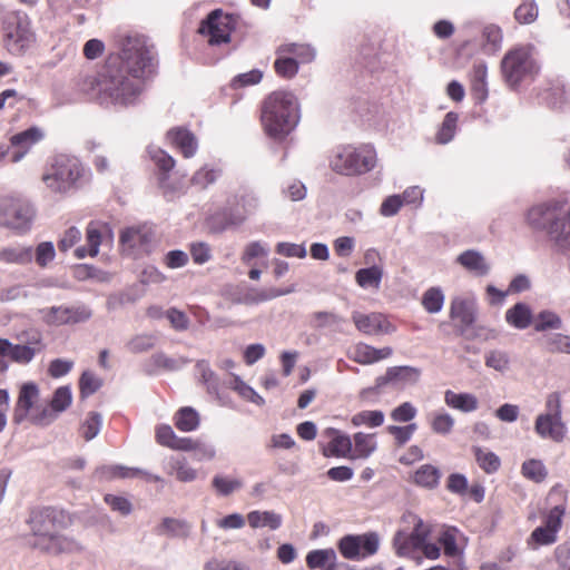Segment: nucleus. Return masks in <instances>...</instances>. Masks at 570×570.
<instances>
[{
	"mask_svg": "<svg viewBox=\"0 0 570 570\" xmlns=\"http://www.w3.org/2000/svg\"><path fill=\"white\" fill-rule=\"evenodd\" d=\"M488 67L485 63H475L471 76V90L475 100L483 102L488 97L487 88Z\"/></svg>",
	"mask_w": 570,
	"mask_h": 570,
	"instance_id": "7c9ffc66",
	"label": "nucleus"
},
{
	"mask_svg": "<svg viewBox=\"0 0 570 570\" xmlns=\"http://www.w3.org/2000/svg\"><path fill=\"white\" fill-rule=\"evenodd\" d=\"M42 138L43 132L38 127H31L27 130L13 135L10 138V146H8L9 149H12L10 154L11 161L19 163L29 153L32 146L40 141Z\"/></svg>",
	"mask_w": 570,
	"mask_h": 570,
	"instance_id": "aec40b11",
	"label": "nucleus"
},
{
	"mask_svg": "<svg viewBox=\"0 0 570 570\" xmlns=\"http://www.w3.org/2000/svg\"><path fill=\"white\" fill-rule=\"evenodd\" d=\"M456 263L474 276L482 277L490 272V264L487 262L485 257L482 253L474 249L462 252L456 257Z\"/></svg>",
	"mask_w": 570,
	"mask_h": 570,
	"instance_id": "a878e982",
	"label": "nucleus"
},
{
	"mask_svg": "<svg viewBox=\"0 0 570 570\" xmlns=\"http://www.w3.org/2000/svg\"><path fill=\"white\" fill-rule=\"evenodd\" d=\"M33 262V247L14 244L0 248V263L14 265H29Z\"/></svg>",
	"mask_w": 570,
	"mask_h": 570,
	"instance_id": "393cba45",
	"label": "nucleus"
},
{
	"mask_svg": "<svg viewBox=\"0 0 570 570\" xmlns=\"http://www.w3.org/2000/svg\"><path fill=\"white\" fill-rule=\"evenodd\" d=\"M429 534V525L424 524L422 519L415 518L414 528L410 535H405L403 532L399 531L394 537L393 544L397 556H411L414 550L424 546Z\"/></svg>",
	"mask_w": 570,
	"mask_h": 570,
	"instance_id": "f3484780",
	"label": "nucleus"
},
{
	"mask_svg": "<svg viewBox=\"0 0 570 570\" xmlns=\"http://www.w3.org/2000/svg\"><path fill=\"white\" fill-rule=\"evenodd\" d=\"M167 139L175 146L185 158L195 156L198 149V140L196 136L188 129L176 127L167 132Z\"/></svg>",
	"mask_w": 570,
	"mask_h": 570,
	"instance_id": "4be33fe9",
	"label": "nucleus"
},
{
	"mask_svg": "<svg viewBox=\"0 0 570 570\" xmlns=\"http://www.w3.org/2000/svg\"><path fill=\"white\" fill-rule=\"evenodd\" d=\"M454 423L455 421L451 414L439 411L432 415L431 429L436 434L448 435L452 432Z\"/></svg>",
	"mask_w": 570,
	"mask_h": 570,
	"instance_id": "3c124183",
	"label": "nucleus"
},
{
	"mask_svg": "<svg viewBox=\"0 0 570 570\" xmlns=\"http://www.w3.org/2000/svg\"><path fill=\"white\" fill-rule=\"evenodd\" d=\"M96 474L101 479L114 478H135L142 476L150 482H159L161 478L137 468H126L122 465H104L96 470Z\"/></svg>",
	"mask_w": 570,
	"mask_h": 570,
	"instance_id": "b1692460",
	"label": "nucleus"
},
{
	"mask_svg": "<svg viewBox=\"0 0 570 570\" xmlns=\"http://www.w3.org/2000/svg\"><path fill=\"white\" fill-rule=\"evenodd\" d=\"M352 450L351 439L346 435H336L324 449V455L345 456Z\"/></svg>",
	"mask_w": 570,
	"mask_h": 570,
	"instance_id": "6e6d98bb",
	"label": "nucleus"
},
{
	"mask_svg": "<svg viewBox=\"0 0 570 570\" xmlns=\"http://www.w3.org/2000/svg\"><path fill=\"white\" fill-rule=\"evenodd\" d=\"M444 304V294L439 287L429 288L422 296V305L431 314L439 313Z\"/></svg>",
	"mask_w": 570,
	"mask_h": 570,
	"instance_id": "09e8293b",
	"label": "nucleus"
},
{
	"mask_svg": "<svg viewBox=\"0 0 570 570\" xmlns=\"http://www.w3.org/2000/svg\"><path fill=\"white\" fill-rule=\"evenodd\" d=\"M514 18L519 23L529 24L537 20L538 8L534 2H523L514 11Z\"/></svg>",
	"mask_w": 570,
	"mask_h": 570,
	"instance_id": "69168bd1",
	"label": "nucleus"
},
{
	"mask_svg": "<svg viewBox=\"0 0 570 570\" xmlns=\"http://www.w3.org/2000/svg\"><path fill=\"white\" fill-rule=\"evenodd\" d=\"M482 47L484 52L491 55L497 52L502 45L503 33L499 26L489 23L482 29Z\"/></svg>",
	"mask_w": 570,
	"mask_h": 570,
	"instance_id": "c9c22d12",
	"label": "nucleus"
},
{
	"mask_svg": "<svg viewBox=\"0 0 570 570\" xmlns=\"http://www.w3.org/2000/svg\"><path fill=\"white\" fill-rule=\"evenodd\" d=\"M393 385L397 387H405L414 385L421 377V370L414 366H392L390 367Z\"/></svg>",
	"mask_w": 570,
	"mask_h": 570,
	"instance_id": "473e14b6",
	"label": "nucleus"
},
{
	"mask_svg": "<svg viewBox=\"0 0 570 570\" xmlns=\"http://www.w3.org/2000/svg\"><path fill=\"white\" fill-rule=\"evenodd\" d=\"M311 317L315 328H332L335 332H341V326L344 323V318L334 312H315Z\"/></svg>",
	"mask_w": 570,
	"mask_h": 570,
	"instance_id": "4c0bfd02",
	"label": "nucleus"
},
{
	"mask_svg": "<svg viewBox=\"0 0 570 570\" xmlns=\"http://www.w3.org/2000/svg\"><path fill=\"white\" fill-rule=\"evenodd\" d=\"M534 431L541 439L561 443L567 436L568 428L562 416L538 414Z\"/></svg>",
	"mask_w": 570,
	"mask_h": 570,
	"instance_id": "a211bd4d",
	"label": "nucleus"
},
{
	"mask_svg": "<svg viewBox=\"0 0 570 570\" xmlns=\"http://www.w3.org/2000/svg\"><path fill=\"white\" fill-rule=\"evenodd\" d=\"M456 122H458V115L455 112H448L441 124V127L438 130L436 134V142L439 144H448L450 142L456 130Z\"/></svg>",
	"mask_w": 570,
	"mask_h": 570,
	"instance_id": "de8ad7c7",
	"label": "nucleus"
},
{
	"mask_svg": "<svg viewBox=\"0 0 570 570\" xmlns=\"http://www.w3.org/2000/svg\"><path fill=\"white\" fill-rule=\"evenodd\" d=\"M534 47L531 45L519 46L509 50L502 61V75L509 86L515 87L527 77L539 72V65L533 58Z\"/></svg>",
	"mask_w": 570,
	"mask_h": 570,
	"instance_id": "1a4fd4ad",
	"label": "nucleus"
},
{
	"mask_svg": "<svg viewBox=\"0 0 570 570\" xmlns=\"http://www.w3.org/2000/svg\"><path fill=\"white\" fill-rule=\"evenodd\" d=\"M382 276L383 271L381 267L371 266L367 268L358 269L355 274V281L363 288L373 287L377 289L381 284Z\"/></svg>",
	"mask_w": 570,
	"mask_h": 570,
	"instance_id": "79ce46f5",
	"label": "nucleus"
},
{
	"mask_svg": "<svg viewBox=\"0 0 570 570\" xmlns=\"http://www.w3.org/2000/svg\"><path fill=\"white\" fill-rule=\"evenodd\" d=\"M450 317L460 321V333L466 334L476 318V302L471 297H454L450 304Z\"/></svg>",
	"mask_w": 570,
	"mask_h": 570,
	"instance_id": "6ab92c4d",
	"label": "nucleus"
},
{
	"mask_svg": "<svg viewBox=\"0 0 570 570\" xmlns=\"http://www.w3.org/2000/svg\"><path fill=\"white\" fill-rule=\"evenodd\" d=\"M204 570H246V567L244 563L232 559H212L205 563Z\"/></svg>",
	"mask_w": 570,
	"mask_h": 570,
	"instance_id": "774afa93",
	"label": "nucleus"
},
{
	"mask_svg": "<svg viewBox=\"0 0 570 570\" xmlns=\"http://www.w3.org/2000/svg\"><path fill=\"white\" fill-rule=\"evenodd\" d=\"M440 470L432 464L421 465L413 475V482L426 489H435L440 483Z\"/></svg>",
	"mask_w": 570,
	"mask_h": 570,
	"instance_id": "72a5a7b5",
	"label": "nucleus"
},
{
	"mask_svg": "<svg viewBox=\"0 0 570 570\" xmlns=\"http://www.w3.org/2000/svg\"><path fill=\"white\" fill-rule=\"evenodd\" d=\"M3 47L11 55L21 57L35 43V33L26 17L17 12H9L2 20Z\"/></svg>",
	"mask_w": 570,
	"mask_h": 570,
	"instance_id": "9d476101",
	"label": "nucleus"
},
{
	"mask_svg": "<svg viewBox=\"0 0 570 570\" xmlns=\"http://www.w3.org/2000/svg\"><path fill=\"white\" fill-rule=\"evenodd\" d=\"M101 415L96 412H90L80 428L81 435L86 441L95 439L101 429Z\"/></svg>",
	"mask_w": 570,
	"mask_h": 570,
	"instance_id": "4d7b16f0",
	"label": "nucleus"
},
{
	"mask_svg": "<svg viewBox=\"0 0 570 570\" xmlns=\"http://www.w3.org/2000/svg\"><path fill=\"white\" fill-rule=\"evenodd\" d=\"M81 89L100 106L126 108L138 101L144 85L121 68L118 58H108L99 71L83 79Z\"/></svg>",
	"mask_w": 570,
	"mask_h": 570,
	"instance_id": "f257e3e1",
	"label": "nucleus"
},
{
	"mask_svg": "<svg viewBox=\"0 0 570 570\" xmlns=\"http://www.w3.org/2000/svg\"><path fill=\"white\" fill-rule=\"evenodd\" d=\"M534 315L525 303H517L505 312V321L517 330H525L533 325Z\"/></svg>",
	"mask_w": 570,
	"mask_h": 570,
	"instance_id": "c85d7f7f",
	"label": "nucleus"
},
{
	"mask_svg": "<svg viewBox=\"0 0 570 570\" xmlns=\"http://www.w3.org/2000/svg\"><path fill=\"white\" fill-rule=\"evenodd\" d=\"M40 351H41V347H32L29 345L14 344L10 361L16 362L18 364H28L33 360L36 354Z\"/></svg>",
	"mask_w": 570,
	"mask_h": 570,
	"instance_id": "0e129e2a",
	"label": "nucleus"
},
{
	"mask_svg": "<svg viewBox=\"0 0 570 570\" xmlns=\"http://www.w3.org/2000/svg\"><path fill=\"white\" fill-rule=\"evenodd\" d=\"M445 404L454 410L470 413L479 409V400L472 393H455L452 390L444 392Z\"/></svg>",
	"mask_w": 570,
	"mask_h": 570,
	"instance_id": "c756f323",
	"label": "nucleus"
},
{
	"mask_svg": "<svg viewBox=\"0 0 570 570\" xmlns=\"http://www.w3.org/2000/svg\"><path fill=\"white\" fill-rule=\"evenodd\" d=\"M235 27L236 18L233 14L216 9L202 21L198 32L208 39L210 46H217L230 40V33Z\"/></svg>",
	"mask_w": 570,
	"mask_h": 570,
	"instance_id": "9b49d317",
	"label": "nucleus"
},
{
	"mask_svg": "<svg viewBox=\"0 0 570 570\" xmlns=\"http://www.w3.org/2000/svg\"><path fill=\"white\" fill-rule=\"evenodd\" d=\"M392 353L393 350L387 346L383 348H375L365 343H358L348 353V356L354 362L366 365L387 358L392 355Z\"/></svg>",
	"mask_w": 570,
	"mask_h": 570,
	"instance_id": "5701e85b",
	"label": "nucleus"
},
{
	"mask_svg": "<svg viewBox=\"0 0 570 570\" xmlns=\"http://www.w3.org/2000/svg\"><path fill=\"white\" fill-rule=\"evenodd\" d=\"M510 363L509 354L501 350H492L484 355L485 366L500 373L509 371Z\"/></svg>",
	"mask_w": 570,
	"mask_h": 570,
	"instance_id": "a18cd8bd",
	"label": "nucleus"
},
{
	"mask_svg": "<svg viewBox=\"0 0 570 570\" xmlns=\"http://www.w3.org/2000/svg\"><path fill=\"white\" fill-rule=\"evenodd\" d=\"M213 487L220 495H228L242 487V483L234 478L216 475L213 479Z\"/></svg>",
	"mask_w": 570,
	"mask_h": 570,
	"instance_id": "338daca9",
	"label": "nucleus"
},
{
	"mask_svg": "<svg viewBox=\"0 0 570 570\" xmlns=\"http://www.w3.org/2000/svg\"><path fill=\"white\" fill-rule=\"evenodd\" d=\"M247 215V208H246V202L243 198L242 204L237 205H230L228 208V212L225 214V226L224 228L228 227H236L240 225L245 219Z\"/></svg>",
	"mask_w": 570,
	"mask_h": 570,
	"instance_id": "bf43d9fd",
	"label": "nucleus"
},
{
	"mask_svg": "<svg viewBox=\"0 0 570 570\" xmlns=\"http://www.w3.org/2000/svg\"><path fill=\"white\" fill-rule=\"evenodd\" d=\"M72 402V393L69 386L58 387L51 397L48 406L32 416V424L38 426H48L53 423L58 416L65 412Z\"/></svg>",
	"mask_w": 570,
	"mask_h": 570,
	"instance_id": "4468645a",
	"label": "nucleus"
},
{
	"mask_svg": "<svg viewBox=\"0 0 570 570\" xmlns=\"http://www.w3.org/2000/svg\"><path fill=\"white\" fill-rule=\"evenodd\" d=\"M527 222L533 229L547 230L558 249L570 255V209L560 217L557 203L535 205L528 210Z\"/></svg>",
	"mask_w": 570,
	"mask_h": 570,
	"instance_id": "39448f33",
	"label": "nucleus"
},
{
	"mask_svg": "<svg viewBox=\"0 0 570 570\" xmlns=\"http://www.w3.org/2000/svg\"><path fill=\"white\" fill-rule=\"evenodd\" d=\"M219 176H220L219 169L204 166L194 174V176L191 178V183L195 186L206 188L208 185L215 183Z\"/></svg>",
	"mask_w": 570,
	"mask_h": 570,
	"instance_id": "052dcab7",
	"label": "nucleus"
},
{
	"mask_svg": "<svg viewBox=\"0 0 570 570\" xmlns=\"http://www.w3.org/2000/svg\"><path fill=\"white\" fill-rule=\"evenodd\" d=\"M354 449L358 458H368L376 449L374 435L362 432L354 434Z\"/></svg>",
	"mask_w": 570,
	"mask_h": 570,
	"instance_id": "603ef678",
	"label": "nucleus"
},
{
	"mask_svg": "<svg viewBox=\"0 0 570 570\" xmlns=\"http://www.w3.org/2000/svg\"><path fill=\"white\" fill-rule=\"evenodd\" d=\"M167 468L168 473L180 482H191L197 478V471L184 458H170Z\"/></svg>",
	"mask_w": 570,
	"mask_h": 570,
	"instance_id": "f704fd0d",
	"label": "nucleus"
},
{
	"mask_svg": "<svg viewBox=\"0 0 570 570\" xmlns=\"http://www.w3.org/2000/svg\"><path fill=\"white\" fill-rule=\"evenodd\" d=\"M109 58H118L121 68L140 80H145L155 71L156 53L154 47L148 43L144 36L129 35L120 40V52Z\"/></svg>",
	"mask_w": 570,
	"mask_h": 570,
	"instance_id": "20e7f679",
	"label": "nucleus"
},
{
	"mask_svg": "<svg viewBox=\"0 0 570 570\" xmlns=\"http://www.w3.org/2000/svg\"><path fill=\"white\" fill-rule=\"evenodd\" d=\"M83 175L80 160L73 156L58 155L42 175L47 188L56 194H66L77 186Z\"/></svg>",
	"mask_w": 570,
	"mask_h": 570,
	"instance_id": "423d86ee",
	"label": "nucleus"
},
{
	"mask_svg": "<svg viewBox=\"0 0 570 570\" xmlns=\"http://www.w3.org/2000/svg\"><path fill=\"white\" fill-rule=\"evenodd\" d=\"M190 524L185 520L166 517L155 528L157 535H166L169 538L185 539L190 534Z\"/></svg>",
	"mask_w": 570,
	"mask_h": 570,
	"instance_id": "cd10ccee",
	"label": "nucleus"
},
{
	"mask_svg": "<svg viewBox=\"0 0 570 570\" xmlns=\"http://www.w3.org/2000/svg\"><path fill=\"white\" fill-rule=\"evenodd\" d=\"M259 119L269 138L283 141L301 121L298 98L291 90L272 91L259 104Z\"/></svg>",
	"mask_w": 570,
	"mask_h": 570,
	"instance_id": "f03ea898",
	"label": "nucleus"
},
{
	"mask_svg": "<svg viewBox=\"0 0 570 570\" xmlns=\"http://www.w3.org/2000/svg\"><path fill=\"white\" fill-rule=\"evenodd\" d=\"M380 547L377 533L347 534L337 542L340 553L347 560H358L373 556Z\"/></svg>",
	"mask_w": 570,
	"mask_h": 570,
	"instance_id": "f8f14e48",
	"label": "nucleus"
},
{
	"mask_svg": "<svg viewBox=\"0 0 570 570\" xmlns=\"http://www.w3.org/2000/svg\"><path fill=\"white\" fill-rule=\"evenodd\" d=\"M563 323L560 316L552 311H541L533 318V328L537 332H546L549 330H560Z\"/></svg>",
	"mask_w": 570,
	"mask_h": 570,
	"instance_id": "37998d69",
	"label": "nucleus"
},
{
	"mask_svg": "<svg viewBox=\"0 0 570 570\" xmlns=\"http://www.w3.org/2000/svg\"><path fill=\"white\" fill-rule=\"evenodd\" d=\"M352 423L355 426L367 425L371 428L381 426L384 423V413L380 410L362 411L352 417Z\"/></svg>",
	"mask_w": 570,
	"mask_h": 570,
	"instance_id": "864d4df0",
	"label": "nucleus"
},
{
	"mask_svg": "<svg viewBox=\"0 0 570 570\" xmlns=\"http://www.w3.org/2000/svg\"><path fill=\"white\" fill-rule=\"evenodd\" d=\"M522 474L535 482H541L547 476L544 465L539 460H528L522 464Z\"/></svg>",
	"mask_w": 570,
	"mask_h": 570,
	"instance_id": "e2e57ef3",
	"label": "nucleus"
},
{
	"mask_svg": "<svg viewBox=\"0 0 570 570\" xmlns=\"http://www.w3.org/2000/svg\"><path fill=\"white\" fill-rule=\"evenodd\" d=\"M282 515L274 511H252V528L277 530L282 525Z\"/></svg>",
	"mask_w": 570,
	"mask_h": 570,
	"instance_id": "58836bf2",
	"label": "nucleus"
},
{
	"mask_svg": "<svg viewBox=\"0 0 570 570\" xmlns=\"http://www.w3.org/2000/svg\"><path fill=\"white\" fill-rule=\"evenodd\" d=\"M153 232L146 226L125 228L120 234V247L125 255L136 257L148 250Z\"/></svg>",
	"mask_w": 570,
	"mask_h": 570,
	"instance_id": "dca6fc26",
	"label": "nucleus"
},
{
	"mask_svg": "<svg viewBox=\"0 0 570 570\" xmlns=\"http://www.w3.org/2000/svg\"><path fill=\"white\" fill-rule=\"evenodd\" d=\"M55 257L56 248L52 242H41L33 248V261L40 268H47Z\"/></svg>",
	"mask_w": 570,
	"mask_h": 570,
	"instance_id": "49530a36",
	"label": "nucleus"
},
{
	"mask_svg": "<svg viewBox=\"0 0 570 570\" xmlns=\"http://www.w3.org/2000/svg\"><path fill=\"white\" fill-rule=\"evenodd\" d=\"M352 320L356 328L366 335H377L394 331L386 317L380 313L362 314L353 312Z\"/></svg>",
	"mask_w": 570,
	"mask_h": 570,
	"instance_id": "412c9836",
	"label": "nucleus"
},
{
	"mask_svg": "<svg viewBox=\"0 0 570 570\" xmlns=\"http://www.w3.org/2000/svg\"><path fill=\"white\" fill-rule=\"evenodd\" d=\"M39 397V386L35 382L23 383L12 411V422L19 425L29 420L32 423V416L42 409L37 406Z\"/></svg>",
	"mask_w": 570,
	"mask_h": 570,
	"instance_id": "ddd939ff",
	"label": "nucleus"
},
{
	"mask_svg": "<svg viewBox=\"0 0 570 570\" xmlns=\"http://www.w3.org/2000/svg\"><path fill=\"white\" fill-rule=\"evenodd\" d=\"M277 55L292 53L296 56L301 62L308 63L315 59V49L309 45L304 43H286L282 45L276 50Z\"/></svg>",
	"mask_w": 570,
	"mask_h": 570,
	"instance_id": "ea45409f",
	"label": "nucleus"
},
{
	"mask_svg": "<svg viewBox=\"0 0 570 570\" xmlns=\"http://www.w3.org/2000/svg\"><path fill=\"white\" fill-rule=\"evenodd\" d=\"M416 429L417 425L415 423H410L405 426L389 425L386 431L394 436L396 445L402 446L410 441Z\"/></svg>",
	"mask_w": 570,
	"mask_h": 570,
	"instance_id": "680f3d73",
	"label": "nucleus"
},
{
	"mask_svg": "<svg viewBox=\"0 0 570 570\" xmlns=\"http://www.w3.org/2000/svg\"><path fill=\"white\" fill-rule=\"evenodd\" d=\"M36 218V208L27 199L7 195L0 197V227L18 235L27 234Z\"/></svg>",
	"mask_w": 570,
	"mask_h": 570,
	"instance_id": "6e6552de",
	"label": "nucleus"
},
{
	"mask_svg": "<svg viewBox=\"0 0 570 570\" xmlns=\"http://www.w3.org/2000/svg\"><path fill=\"white\" fill-rule=\"evenodd\" d=\"M45 323L51 326L81 323L91 317V311L83 306H52L39 311Z\"/></svg>",
	"mask_w": 570,
	"mask_h": 570,
	"instance_id": "2eb2a0df",
	"label": "nucleus"
},
{
	"mask_svg": "<svg viewBox=\"0 0 570 570\" xmlns=\"http://www.w3.org/2000/svg\"><path fill=\"white\" fill-rule=\"evenodd\" d=\"M306 564L312 570H336V552L332 548L312 550L306 556Z\"/></svg>",
	"mask_w": 570,
	"mask_h": 570,
	"instance_id": "bb28decb",
	"label": "nucleus"
},
{
	"mask_svg": "<svg viewBox=\"0 0 570 570\" xmlns=\"http://www.w3.org/2000/svg\"><path fill=\"white\" fill-rule=\"evenodd\" d=\"M35 534L33 547L52 556L76 554L85 550V546L73 537L58 533L55 530V512L45 510L31 520Z\"/></svg>",
	"mask_w": 570,
	"mask_h": 570,
	"instance_id": "7ed1b4c3",
	"label": "nucleus"
},
{
	"mask_svg": "<svg viewBox=\"0 0 570 570\" xmlns=\"http://www.w3.org/2000/svg\"><path fill=\"white\" fill-rule=\"evenodd\" d=\"M543 341L549 352L570 354V336L561 333H553L546 335Z\"/></svg>",
	"mask_w": 570,
	"mask_h": 570,
	"instance_id": "8fccbe9b",
	"label": "nucleus"
},
{
	"mask_svg": "<svg viewBox=\"0 0 570 570\" xmlns=\"http://www.w3.org/2000/svg\"><path fill=\"white\" fill-rule=\"evenodd\" d=\"M473 452L479 466L485 473L490 474L499 470L501 461L494 452L483 450L480 446H474Z\"/></svg>",
	"mask_w": 570,
	"mask_h": 570,
	"instance_id": "c03bdc74",
	"label": "nucleus"
},
{
	"mask_svg": "<svg viewBox=\"0 0 570 570\" xmlns=\"http://www.w3.org/2000/svg\"><path fill=\"white\" fill-rule=\"evenodd\" d=\"M101 228L97 223H90L87 227V247H78L75 250L77 258H85L87 255L96 256L101 244Z\"/></svg>",
	"mask_w": 570,
	"mask_h": 570,
	"instance_id": "2f4dec72",
	"label": "nucleus"
},
{
	"mask_svg": "<svg viewBox=\"0 0 570 570\" xmlns=\"http://www.w3.org/2000/svg\"><path fill=\"white\" fill-rule=\"evenodd\" d=\"M456 529L448 528L444 531H442L438 538L439 543L443 547L444 553L448 557H462V552L460 551L456 544ZM458 567L460 569H463L462 558H459Z\"/></svg>",
	"mask_w": 570,
	"mask_h": 570,
	"instance_id": "e433bc0d",
	"label": "nucleus"
},
{
	"mask_svg": "<svg viewBox=\"0 0 570 570\" xmlns=\"http://www.w3.org/2000/svg\"><path fill=\"white\" fill-rule=\"evenodd\" d=\"M175 425L183 432L196 430L199 425V415L197 411L189 406L181 407L175 414Z\"/></svg>",
	"mask_w": 570,
	"mask_h": 570,
	"instance_id": "a19ab883",
	"label": "nucleus"
},
{
	"mask_svg": "<svg viewBox=\"0 0 570 570\" xmlns=\"http://www.w3.org/2000/svg\"><path fill=\"white\" fill-rule=\"evenodd\" d=\"M274 68L279 77L291 79L298 72V62L294 58L278 55V58L274 62Z\"/></svg>",
	"mask_w": 570,
	"mask_h": 570,
	"instance_id": "5fc2aeb1",
	"label": "nucleus"
},
{
	"mask_svg": "<svg viewBox=\"0 0 570 570\" xmlns=\"http://www.w3.org/2000/svg\"><path fill=\"white\" fill-rule=\"evenodd\" d=\"M376 164L375 150L370 146L355 148L353 146L338 147L330 159L333 171L344 176L362 175L371 171Z\"/></svg>",
	"mask_w": 570,
	"mask_h": 570,
	"instance_id": "0eeeda50",
	"label": "nucleus"
},
{
	"mask_svg": "<svg viewBox=\"0 0 570 570\" xmlns=\"http://www.w3.org/2000/svg\"><path fill=\"white\" fill-rule=\"evenodd\" d=\"M196 368L209 393L218 395V380L207 361H199Z\"/></svg>",
	"mask_w": 570,
	"mask_h": 570,
	"instance_id": "13d9d810",
	"label": "nucleus"
}]
</instances>
